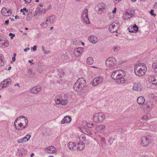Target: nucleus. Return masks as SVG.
<instances>
[{
  "label": "nucleus",
  "mask_w": 157,
  "mask_h": 157,
  "mask_svg": "<svg viewBox=\"0 0 157 157\" xmlns=\"http://www.w3.org/2000/svg\"><path fill=\"white\" fill-rule=\"evenodd\" d=\"M28 121L26 117L20 116L17 118L14 122L15 127L17 130H23L26 128Z\"/></svg>",
  "instance_id": "nucleus-1"
},
{
  "label": "nucleus",
  "mask_w": 157,
  "mask_h": 157,
  "mask_svg": "<svg viewBox=\"0 0 157 157\" xmlns=\"http://www.w3.org/2000/svg\"><path fill=\"white\" fill-rule=\"evenodd\" d=\"M147 71L145 64L143 63H139L135 65L134 67V73L138 76H142L144 75Z\"/></svg>",
  "instance_id": "nucleus-2"
},
{
  "label": "nucleus",
  "mask_w": 157,
  "mask_h": 157,
  "mask_svg": "<svg viewBox=\"0 0 157 157\" xmlns=\"http://www.w3.org/2000/svg\"><path fill=\"white\" fill-rule=\"evenodd\" d=\"M86 86V80L84 78H82L78 79L74 84V89L76 91L80 90Z\"/></svg>",
  "instance_id": "nucleus-3"
},
{
  "label": "nucleus",
  "mask_w": 157,
  "mask_h": 157,
  "mask_svg": "<svg viewBox=\"0 0 157 157\" xmlns=\"http://www.w3.org/2000/svg\"><path fill=\"white\" fill-rule=\"evenodd\" d=\"M105 64L107 67L112 69H117V60L114 57H110L107 59L105 61Z\"/></svg>",
  "instance_id": "nucleus-4"
},
{
  "label": "nucleus",
  "mask_w": 157,
  "mask_h": 157,
  "mask_svg": "<svg viewBox=\"0 0 157 157\" xmlns=\"http://www.w3.org/2000/svg\"><path fill=\"white\" fill-rule=\"evenodd\" d=\"M66 94L59 95L56 96L55 98V101L56 104H61L62 105H65L68 103L67 100L65 98Z\"/></svg>",
  "instance_id": "nucleus-5"
},
{
  "label": "nucleus",
  "mask_w": 157,
  "mask_h": 157,
  "mask_svg": "<svg viewBox=\"0 0 157 157\" xmlns=\"http://www.w3.org/2000/svg\"><path fill=\"white\" fill-rule=\"evenodd\" d=\"M156 103L155 101L150 100L147 101L144 105H143V110L146 111L147 110H151L155 106Z\"/></svg>",
  "instance_id": "nucleus-6"
},
{
  "label": "nucleus",
  "mask_w": 157,
  "mask_h": 157,
  "mask_svg": "<svg viewBox=\"0 0 157 157\" xmlns=\"http://www.w3.org/2000/svg\"><path fill=\"white\" fill-rule=\"evenodd\" d=\"M105 118V115L101 113H95L93 116V121L94 122L96 123L101 122Z\"/></svg>",
  "instance_id": "nucleus-7"
},
{
  "label": "nucleus",
  "mask_w": 157,
  "mask_h": 157,
  "mask_svg": "<svg viewBox=\"0 0 157 157\" xmlns=\"http://www.w3.org/2000/svg\"><path fill=\"white\" fill-rule=\"evenodd\" d=\"M81 19L87 24H89L90 22L88 16V10L87 9H84L81 15Z\"/></svg>",
  "instance_id": "nucleus-8"
},
{
  "label": "nucleus",
  "mask_w": 157,
  "mask_h": 157,
  "mask_svg": "<svg viewBox=\"0 0 157 157\" xmlns=\"http://www.w3.org/2000/svg\"><path fill=\"white\" fill-rule=\"evenodd\" d=\"M134 14L135 12L134 10H126L123 16V18L124 20L127 19L132 17Z\"/></svg>",
  "instance_id": "nucleus-9"
},
{
  "label": "nucleus",
  "mask_w": 157,
  "mask_h": 157,
  "mask_svg": "<svg viewBox=\"0 0 157 157\" xmlns=\"http://www.w3.org/2000/svg\"><path fill=\"white\" fill-rule=\"evenodd\" d=\"M12 82V80L10 78L4 80L0 84V89L2 90L4 88L7 87Z\"/></svg>",
  "instance_id": "nucleus-10"
},
{
  "label": "nucleus",
  "mask_w": 157,
  "mask_h": 157,
  "mask_svg": "<svg viewBox=\"0 0 157 157\" xmlns=\"http://www.w3.org/2000/svg\"><path fill=\"white\" fill-rule=\"evenodd\" d=\"M103 81V78L102 77L96 78L93 80L92 84L93 86H96L98 84L101 83Z\"/></svg>",
  "instance_id": "nucleus-11"
},
{
  "label": "nucleus",
  "mask_w": 157,
  "mask_h": 157,
  "mask_svg": "<svg viewBox=\"0 0 157 157\" xmlns=\"http://www.w3.org/2000/svg\"><path fill=\"white\" fill-rule=\"evenodd\" d=\"M148 81L150 83L155 85H157V75L151 76L148 78Z\"/></svg>",
  "instance_id": "nucleus-12"
},
{
  "label": "nucleus",
  "mask_w": 157,
  "mask_h": 157,
  "mask_svg": "<svg viewBox=\"0 0 157 157\" xmlns=\"http://www.w3.org/2000/svg\"><path fill=\"white\" fill-rule=\"evenodd\" d=\"M141 144L142 145L144 146H146L149 144L150 139L147 137L143 136L141 138Z\"/></svg>",
  "instance_id": "nucleus-13"
},
{
  "label": "nucleus",
  "mask_w": 157,
  "mask_h": 157,
  "mask_svg": "<svg viewBox=\"0 0 157 157\" xmlns=\"http://www.w3.org/2000/svg\"><path fill=\"white\" fill-rule=\"evenodd\" d=\"M30 137L31 135L29 134H28L22 138L18 139L17 142L19 144H21L26 142L30 139Z\"/></svg>",
  "instance_id": "nucleus-14"
},
{
  "label": "nucleus",
  "mask_w": 157,
  "mask_h": 157,
  "mask_svg": "<svg viewBox=\"0 0 157 157\" xmlns=\"http://www.w3.org/2000/svg\"><path fill=\"white\" fill-rule=\"evenodd\" d=\"M10 10H7L6 8H2L1 12L2 14L5 16H8L11 15L12 13V11Z\"/></svg>",
  "instance_id": "nucleus-15"
},
{
  "label": "nucleus",
  "mask_w": 157,
  "mask_h": 157,
  "mask_svg": "<svg viewBox=\"0 0 157 157\" xmlns=\"http://www.w3.org/2000/svg\"><path fill=\"white\" fill-rule=\"evenodd\" d=\"M56 18V16L53 14H52L49 17H47L46 21H48L50 23L52 24L54 23Z\"/></svg>",
  "instance_id": "nucleus-16"
},
{
  "label": "nucleus",
  "mask_w": 157,
  "mask_h": 157,
  "mask_svg": "<svg viewBox=\"0 0 157 157\" xmlns=\"http://www.w3.org/2000/svg\"><path fill=\"white\" fill-rule=\"evenodd\" d=\"M47 152L49 154L56 153V149L53 146H51L48 147L46 149Z\"/></svg>",
  "instance_id": "nucleus-17"
},
{
  "label": "nucleus",
  "mask_w": 157,
  "mask_h": 157,
  "mask_svg": "<svg viewBox=\"0 0 157 157\" xmlns=\"http://www.w3.org/2000/svg\"><path fill=\"white\" fill-rule=\"evenodd\" d=\"M118 70H116L112 73L111 76V78L114 80H116V82H117L118 81Z\"/></svg>",
  "instance_id": "nucleus-18"
},
{
  "label": "nucleus",
  "mask_w": 157,
  "mask_h": 157,
  "mask_svg": "<svg viewBox=\"0 0 157 157\" xmlns=\"http://www.w3.org/2000/svg\"><path fill=\"white\" fill-rule=\"evenodd\" d=\"M88 40L90 42L95 44L98 41L97 38L94 36L91 35L88 37Z\"/></svg>",
  "instance_id": "nucleus-19"
},
{
  "label": "nucleus",
  "mask_w": 157,
  "mask_h": 157,
  "mask_svg": "<svg viewBox=\"0 0 157 157\" xmlns=\"http://www.w3.org/2000/svg\"><path fill=\"white\" fill-rule=\"evenodd\" d=\"M142 89V86L139 83H135L133 87V89L134 90L137 91H140Z\"/></svg>",
  "instance_id": "nucleus-20"
},
{
  "label": "nucleus",
  "mask_w": 157,
  "mask_h": 157,
  "mask_svg": "<svg viewBox=\"0 0 157 157\" xmlns=\"http://www.w3.org/2000/svg\"><path fill=\"white\" fill-rule=\"evenodd\" d=\"M41 90L40 86H35L31 90V92L33 94H37Z\"/></svg>",
  "instance_id": "nucleus-21"
},
{
  "label": "nucleus",
  "mask_w": 157,
  "mask_h": 157,
  "mask_svg": "<svg viewBox=\"0 0 157 157\" xmlns=\"http://www.w3.org/2000/svg\"><path fill=\"white\" fill-rule=\"evenodd\" d=\"M71 120V117L69 116H67L65 117L62 120L61 123L62 124H63L65 123H68L70 122Z\"/></svg>",
  "instance_id": "nucleus-22"
},
{
  "label": "nucleus",
  "mask_w": 157,
  "mask_h": 157,
  "mask_svg": "<svg viewBox=\"0 0 157 157\" xmlns=\"http://www.w3.org/2000/svg\"><path fill=\"white\" fill-rule=\"evenodd\" d=\"M99 9H98V13L100 14L102 13L104 10L105 9L106 6L104 3H100L98 5Z\"/></svg>",
  "instance_id": "nucleus-23"
},
{
  "label": "nucleus",
  "mask_w": 157,
  "mask_h": 157,
  "mask_svg": "<svg viewBox=\"0 0 157 157\" xmlns=\"http://www.w3.org/2000/svg\"><path fill=\"white\" fill-rule=\"evenodd\" d=\"M145 101L144 98L142 96L139 97L137 99V103L140 105L143 104Z\"/></svg>",
  "instance_id": "nucleus-24"
},
{
  "label": "nucleus",
  "mask_w": 157,
  "mask_h": 157,
  "mask_svg": "<svg viewBox=\"0 0 157 157\" xmlns=\"http://www.w3.org/2000/svg\"><path fill=\"white\" fill-rule=\"evenodd\" d=\"M77 145L78 146L77 147V148L78 150L81 151L84 148V143L82 141L79 144H78Z\"/></svg>",
  "instance_id": "nucleus-25"
},
{
  "label": "nucleus",
  "mask_w": 157,
  "mask_h": 157,
  "mask_svg": "<svg viewBox=\"0 0 157 157\" xmlns=\"http://www.w3.org/2000/svg\"><path fill=\"white\" fill-rule=\"evenodd\" d=\"M86 61L87 64L91 65L94 63L93 59L91 57H89L87 59Z\"/></svg>",
  "instance_id": "nucleus-26"
},
{
  "label": "nucleus",
  "mask_w": 157,
  "mask_h": 157,
  "mask_svg": "<svg viewBox=\"0 0 157 157\" xmlns=\"http://www.w3.org/2000/svg\"><path fill=\"white\" fill-rule=\"evenodd\" d=\"M105 128V126L104 125H100L95 128V129L98 132H100L101 130Z\"/></svg>",
  "instance_id": "nucleus-27"
},
{
  "label": "nucleus",
  "mask_w": 157,
  "mask_h": 157,
  "mask_svg": "<svg viewBox=\"0 0 157 157\" xmlns=\"http://www.w3.org/2000/svg\"><path fill=\"white\" fill-rule=\"evenodd\" d=\"M75 144L72 142H69L67 145L68 148L71 150H74L75 149Z\"/></svg>",
  "instance_id": "nucleus-28"
},
{
  "label": "nucleus",
  "mask_w": 157,
  "mask_h": 157,
  "mask_svg": "<svg viewBox=\"0 0 157 157\" xmlns=\"http://www.w3.org/2000/svg\"><path fill=\"white\" fill-rule=\"evenodd\" d=\"M125 75V72L122 70H118V77H124Z\"/></svg>",
  "instance_id": "nucleus-29"
},
{
  "label": "nucleus",
  "mask_w": 157,
  "mask_h": 157,
  "mask_svg": "<svg viewBox=\"0 0 157 157\" xmlns=\"http://www.w3.org/2000/svg\"><path fill=\"white\" fill-rule=\"evenodd\" d=\"M74 53L77 57L79 56L82 54L81 52L78 49V48L75 49L74 51Z\"/></svg>",
  "instance_id": "nucleus-30"
},
{
  "label": "nucleus",
  "mask_w": 157,
  "mask_h": 157,
  "mask_svg": "<svg viewBox=\"0 0 157 157\" xmlns=\"http://www.w3.org/2000/svg\"><path fill=\"white\" fill-rule=\"evenodd\" d=\"M17 154L20 156H22L24 154H25V151L24 148H20L17 152Z\"/></svg>",
  "instance_id": "nucleus-31"
},
{
  "label": "nucleus",
  "mask_w": 157,
  "mask_h": 157,
  "mask_svg": "<svg viewBox=\"0 0 157 157\" xmlns=\"http://www.w3.org/2000/svg\"><path fill=\"white\" fill-rule=\"evenodd\" d=\"M125 79L124 77H118V84L120 85L123 84L125 83Z\"/></svg>",
  "instance_id": "nucleus-32"
},
{
  "label": "nucleus",
  "mask_w": 157,
  "mask_h": 157,
  "mask_svg": "<svg viewBox=\"0 0 157 157\" xmlns=\"http://www.w3.org/2000/svg\"><path fill=\"white\" fill-rule=\"evenodd\" d=\"M126 59L124 58H120L118 60V64H122L125 63L126 62Z\"/></svg>",
  "instance_id": "nucleus-33"
},
{
  "label": "nucleus",
  "mask_w": 157,
  "mask_h": 157,
  "mask_svg": "<svg viewBox=\"0 0 157 157\" xmlns=\"http://www.w3.org/2000/svg\"><path fill=\"white\" fill-rule=\"evenodd\" d=\"M117 21H115L113 23L110 27H111V28H112V29H113L115 28H117Z\"/></svg>",
  "instance_id": "nucleus-34"
},
{
  "label": "nucleus",
  "mask_w": 157,
  "mask_h": 157,
  "mask_svg": "<svg viewBox=\"0 0 157 157\" xmlns=\"http://www.w3.org/2000/svg\"><path fill=\"white\" fill-rule=\"evenodd\" d=\"M117 21H115L113 23L110 27H111V28H112V29H113L115 28H117Z\"/></svg>",
  "instance_id": "nucleus-35"
},
{
  "label": "nucleus",
  "mask_w": 157,
  "mask_h": 157,
  "mask_svg": "<svg viewBox=\"0 0 157 157\" xmlns=\"http://www.w3.org/2000/svg\"><path fill=\"white\" fill-rule=\"evenodd\" d=\"M150 115L149 114H148L143 116L141 119L143 121H146L150 119Z\"/></svg>",
  "instance_id": "nucleus-36"
},
{
  "label": "nucleus",
  "mask_w": 157,
  "mask_h": 157,
  "mask_svg": "<svg viewBox=\"0 0 157 157\" xmlns=\"http://www.w3.org/2000/svg\"><path fill=\"white\" fill-rule=\"evenodd\" d=\"M152 67L154 71L157 73V63H154L152 64Z\"/></svg>",
  "instance_id": "nucleus-37"
},
{
  "label": "nucleus",
  "mask_w": 157,
  "mask_h": 157,
  "mask_svg": "<svg viewBox=\"0 0 157 157\" xmlns=\"http://www.w3.org/2000/svg\"><path fill=\"white\" fill-rule=\"evenodd\" d=\"M52 6L51 5H49L46 9L45 8L43 9L41 12L45 13L46 10H50L52 8Z\"/></svg>",
  "instance_id": "nucleus-38"
},
{
  "label": "nucleus",
  "mask_w": 157,
  "mask_h": 157,
  "mask_svg": "<svg viewBox=\"0 0 157 157\" xmlns=\"http://www.w3.org/2000/svg\"><path fill=\"white\" fill-rule=\"evenodd\" d=\"M64 73L63 70L60 71L59 72L58 75L59 76V78H62L63 77Z\"/></svg>",
  "instance_id": "nucleus-39"
},
{
  "label": "nucleus",
  "mask_w": 157,
  "mask_h": 157,
  "mask_svg": "<svg viewBox=\"0 0 157 157\" xmlns=\"http://www.w3.org/2000/svg\"><path fill=\"white\" fill-rule=\"evenodd\" d=\"M25 11L27 13L28 12V10L25 7H24L23 9H21L20 10V11L21 12L23 13V15L25 14Z\"/></svg>",
  "instance_id": "nucleus-40"
},
{
  "label": "nucleus",
  "mask_w": 157,
  "mask_h": 157,
  "mask_svg": "<svg viewBox=\"0 0 157 157\" xmlns=\"http://www.w3.org/2000/svg\"><path fill=\"white\" fill-rule=\"evenodd\" d=\"M117 28H115V29L114 28L113 29H112V28H111V27H109V31L111 33H114L116 32L117 33V30L118 29Z\"/></svg>",
  "instance_id": "nucleus-41"
},
{
  "label": "nucleus",
  "mask_w": 157,
  "mask_h": 157,
  "mask_svg": "<svg viewBox=\"0 0 157 157\" xmlns=\"http://www.w3.org/2000/svg\"><path fill=\"white\" fill-rule=\"evenodd\" d=\"M40 25L41 27L43 28H45L47 27L48 24L46 22H44L41 23Z\"/></svg>",
  "instance_id": "nucleus-42"
},
{
  "label": "nucleus",
  "mask_w": 157,
  "mask_h": 157,
  "mask_svg": "<svg viewBox=\"0 0 157 157\" xmlns=\"http://www.w3.org/2000/svg\"><path fill=\"white\" fill-rule=\"evenodd\" d=\"M40 8H37L36 9V10L35 11V12L33 13V14L34 16H35L37 14H40L39 13V10H40Z\"/></svg>",
  "instance_id": "nucleus-43"
},
{
  "label": "nucleus",
  "mask_w": 157,
  "mask_h": 157,
  "mask_svg": "<svg viewBox=\"0 0 157 157\" xmlns=\"http://www.w3.org/2000/svg\"><path fill=\"white\" fill-rule=\"evenodd\" d=\"M42 48L44 54H48V53H49L50 51H46L44 47L43 46H42Z\"/></svg>",
  "instance_id": "nucleus-44"
},
{
  "label": "nucleus",
  "mask_w": 157,
  "mask_h": 157,
  "mask_svg": "<svg viewBox=\"0 0 157 157\" xmlns=\"http://www.w3.org/2000/svg\"><path fill=\"white\" fill-rule=\"evenodd\" d=\"M114 140V139L113 138H109L108 140V142L111 145L112 144Z\"/></svg>",
  "instance_id": "nucleus-45"
},
{
  "label": "nucleus",
  "mask_w": 157,
  "mask_h": 157,
  "mask_svg": "<svg viewBox=\"0 0 157 157\" xmlns=\"http://www.w3.org/2000/svg\"><path fill=\"white\" fill-rule=\"evenodd\" d=\"M80 140H81L83 141H85L86 140L85 136L84 135H81L80 138Z\"/></svg>",
  "instance_id": "nucleus-46"
},
{
  "label": "nucleus",
  "mask_w": 157,
  "mask_h": 157,
  "mask_svg": "<svg viewBox=\"0 0 157 157\" xmlns=\"http://www.w3.org/2000/svg\"><path fill=\"white\" fill-rule=\"evenodd\" d=\"M9 44V43L8 42V41H5L4 40V42L3 43L2 46L3 45V46H4L6 47H7L8 46Z\"/></svg>",
  "instance_id": "nucleus-47"
},
{
  "label": "nucleus",
  "mask_w": 157,
  "mask_h": 157,
  "mask_svg": "<svg viewBox=\"0 0 157 157\" xmlns=\"http://www.w3.org/2000/svg\"><path fill=\"white\" fill-rule=\"evenodd\" d=\"M154 10H151L150 12V14L151 15L153 16L154 17L156 16V14L155 13H154Z\"/></svg>",
  "instance_id": "nucleus-48"
},
{
  "label": "nucleus",
  "mask_w": 157,
  "mask_h": 157,
  "mask_svg": "<svg viewBox=\"0 0 157 157\" xmlns=\"http://www.w3.org/2000/svg\"><path fill=\"white\" fill-rule=\"evenodd\" d=\"M133 27L135 31H136L138 30V27L136 24L134 25L133 26Z\"/></svg>",
  "instance_id": "nucleus-49"
},
{
  "label": "nucleus",
  "mask_w": 157,
  "mask_h": 157,
  "mask_svg": "<svg viewBox=\"0 0 157 157\" xmlns=\"http://www.w3.org/2000/svg\"><path fill=\"white\" fill-rule=\"evenodd\" d=\"M4 65V63L3 60L0 59V66H3Z\"/></svg>",
  "instance_id": "nucleus-50"
},
{
  "label": "nucleus",
  "mask_w": 157,
  "mask_h": 157,
  "mask_svg": "<svg viewBox=\"0 0 157 157\" xmlns=\"http://www.w3.org/2000/svg\"><path fill=\"white\" fill-rule=\"evenodd\" d=\"M9 35L10 36H11V37H10V39H12L13 38V37L14 36H15L14 34H13L11 33H10Z\"/></svg>",
  "instance_id": "nucleus-51"
},
{
  "label": "nucleus",
  "mask_w": 157,
  "mask_h": 157,
  "mask_svg": "<svg viewBox=\"0 0 157 157\" xmlns=\"http://www.w3.org/2000/svg\"><path fill=\"white\" fill-rule=\"evenodd\" d=\"M4 42V40H3L2 39L0 38V46H2L3 43Z\"/></svg>",
  "instance_id": "nucleus-52"
},
{
  "label": "nucleus",
  "mask_w": 157,
  "mask_h": 157,
  "mask_svg": "<svg viewBox=\"0 0 157 157\" xmlns=\"http://www.w3.org/2000/svg\"><path fill=\"white\" fill-rule=\"evenodd\" d=\"M120 131L119 132H121V133H123L124 131H125V129L124 128H121L119 129Z\"/></svg>",
  "instance_id": "nucleus-53"
},
{
  "label": "nucleus",
  "mask_w": 157,
  "mask_h": 157,
  "mask_svg": "<svg viewBox=\"0 0 157 157\" xmlns=\"http://www.w3.org/2000/svg\"><path fill=\"white\" fill-rule=\"evenodd\" d=\"M27 15L28 16H27L26 19L27 21L30 20L31 19V18L30 16H28L29 15V13H28Z\"/></svg>",
  "instance_id": "nucleus-54"
},
{
  "label": "nucleus",
  "mask_w": 157,
  "mask_h": 157,
  "mask_svg": "<svg viewBox=\"0 0 157 157\" xmlns=\"http://www.w3.org/2000/svg\"><path fill=\"white\" fill-rule=\"evenodd\" d=\"M32 0H26L25 1V3L27 4L30 3L31 2Z\"/></svg>",
  "instance_id": "nucleus-55"
},
{
  "label": "nucleus",
  "mask_w": 157,
  "mask_h": 157,
  "mask_svg": "<svg viewBox=\"0 0 157 157\" xmlns=\"http://www.w3.org/2000/svg\"><path fill=\"white\" fill-rule=\"evenodd\" d=\"M78 49L81 52V53L83 52L84 50V48H78Z\"/></svg>",
  "instance_id": "nucleus-56"
},
{
  "label": "nucleus",
  "mask_w": 157,
  "mask_h": 157,
  "mask_svg": "<svg viewBox=\"0 0 157 157\" xmlns=\"http://www.w3.org/2000/svg\"><path fill=\"white\" fill-rule=\"evenodd\" d=\"M9 20H6L5 22V25H8L9 24Z\"/></svg>",
  "instance_id": "nucleus-57"
},
{
  "label": "nucleus",
  "mask_w": 157,
  "mask_h": 157,
  "mask_svg": "<svg viewBox=\"0 0 157 157\" xmlns=\"http://www.w3.org/2000/svg\"><path fill=\"white\" fill-rule=\"evenodd\" d=\"M37 47V46L36 45H35L33 46V47L32 48L33 51H36V50Z\"/></svg>",
  "instance_id": "nucleus-58"
},
{
  "label": "nucleus",
  "mask_w": 157,
  "mask_h": 157,
  "mask_svg": "<svg viewBox=\"0 0 157 157\" xmlns=\"http://www.w3.org/2000/svg\"><path fill=\"white\" fill-rule=\"evenodd\" d=\"M87 126L89 128H91V125H90V123H88L87 124Z\"/></svg>",
  "instance_id": "nucleus-59"
},
{
  "label": "nucleus",
  "mask_w": 157,
  "mask_h": 157,
  "mask_svg": "<svg viewBox=\"0 0 157 157\" xmlns=\"http://www.w3.org/2000/svg\"><path fill=\"white\" fill-rule=\"evenodd\" d=\"M116 10H117V8L116 7L114 8V10L112 11L113 13H115L116 12Z\"/></svg>",
  "instance_id": "nucleus-60"
},
{
  "label": "nucleus",
  "mask_w": 157,
  "mask_h": 157,
  "mask_svg": "<svg viewBox=\"0 0 157 157\" xmlns=\"http://www.w3.org/2000/svg\"><path fill=\"white\" fill-rule=\"evenodd\" d=\"M4 58V56L2 54H0V59L3 60Z\"/></svg>",
  "instance_id": "nucleus-61"
},
{
  "label": "nucleus",
  "mask_w": 157,
  "mask_h": 157,
  "mask_svg": "<svg viewBox=\"0 0 157 157\" xmlns=\"http://www.w3.org/2000/svg\"><path fill=\"white\" fill-rule=\"evenodd\" d=\"M28 72L30 73H31L32 71V69H28Z\"/></svg>",
  "instance_id": "nucleus-62"
},
{
  "label": "nucleus",
  "mask_w": 157,
  "mask_h": 157,
  "mask_svg": "<svg viewBox=\"0 0 157 157\" xmlns=\"http://www.w3.org/2000/svg\"><path fill=\"white\" fill-rule=\"evenodd\" d=\"M15 56H13L12 57V60L13 61H15Z\"/></svg>",
  "instance_id": "nucleus-63"
},
{
  "label": "nucleus",
  "mask_w": 157,
  "mask_h": 157,
  "mask_svg": "<svg viewBox=\"0 0 157 157\" xmlns=\"http://www.w3.org/2000/svg\"><path fill=\"white\" fill-rule=\"evenodd\" d=\"M141 157H148V156L147 155H142Z\"/></svg>",
  "instance_id": "nucleus-64"
}]
</instances>
